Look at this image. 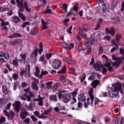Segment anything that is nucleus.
Returning <instances> with one entry per match:
<instances>
[{
  "mask_svg": "<svg viewBox=\"0 0 124 124\" xmlns=\"http://www.w3.org/2000/svg\"><path fill=\"white\" fill-rule=\"evenodd\" d=\"M111 90L112 93H109V97L111 98H114V97H117L119 94V92H120L121 93L123 94V89L122 88V84L121 83H118L116 84H112Z\"/></svg>",
  "mask_w": 124,
  "mask_h": 124,
  "instance_id": "obj_1",
  "label": "nucleus"
},
{
  "mask_svg": "<svg viewBox=\"0 0 124 124\" xmlns=\"http://www.w3.org/2000/svg\"><path fill=\"white\" fill-rule=\"evenodd\" d=\"M39 48H36L34 51H33L31 55V60H35L37 59V53L39 52V55H41L42 54V52H43V45L42 42L40 43L39 44Z\"/></svg>",
  "mask_w": 124,
  "mask_h": 124,
  "instance_id": "obj_2",
  "label": "nucleus"
},
{
  "mask_svg": "<svg viewBox=\"0 0 124 124\" xmlns=\"http://www.w3.org/2000/svg\"><path fill=\"white\" fill-rule=\"evenodd\" d=\"M23 0H16L17 3V7L18 8L24 7L27 12L31 13V9L29 7V1H24L23 3Z\"/></svg>",
  "mask_w": 124,
  "mask_h": 124,
  "instance_id": "obj_3",
  "label": "nucleus"
},
{
  "mask_svg": "<svg viewBox=\"0 0 124 124\" xmlns=\"http://www.w3.org/2000/svg\"><path fill=\"white\" fill-rule=\"evenodd\" d=\"M0 21H1V23L0 24V30L1 31H8V28L6 26H8L9 25V22L7 21L5 22L4 20L0 18Z\"/></svg>",
  "mask_w": 124,
  "mask_h": 124,
  "instance_id": "obj_4",
  "label": "nucleus"
},
{
  "mask_svg": "<svg viewBox=\"0 0 124 124\" xmlns=\"http://www.w3.org/2000/svg\"><path fill=\"white\" fill-rule=\"evenodd\" d=\"M19 10L18 12V16L22 21H26V16L25 15L23 14V13L24 12V10H25V7H22L20 8H18Z\"/></svg>",
  "mask_w": 124,
  "mask_h": 124,
  "instance_id": "obj_5",
  "label": "nucleus"
},
{
  "mask_svg": "<svg viewBox=\"0 0 124 124\" xmlns=\"http://www.w3.org/2000/svg\"><path fill=\"white\" fill-rule=\"evenodd\" d=\"M62 65V62L57 59L54 60V62H52V66L54 69H59Z\"/></svg>",
  "mask_w": 124,
  "mask_h": 124,
  "instance_id": "obj_6",
  "label": "nucleus"
},
{
  "mask_svg": "<svg viewBox=\"0 0 124 124\" xmlns=\"http://www.w3.org/2000/svg\"><path fill=\"white\" fill-rule=\"evenodd\" d=\"M72 97L70 94L65 93L62 95V100L64 103H67L71 100Z\"/></svg>",
  "mask_w": 124,
  "mask_h": 124,
  "instance_id": "obj_7",
  "label": "nucleus"
},
{
  "mask_svg": "<svg viewBox=\"0 0 124 124\" xmlns=\"http://www.w3.org/2000/svg\"><path fill=\"white\" fill-rule=\"evenodd\" d=\"M29 116V112L26 111V109L23 108L21 110V112H20V118L22 120H25Z\"/></svg>",
  "mask_w": 124,
  "mask_h": 124,
  "instance_id": "obj_8",
  "label": "nucleus"
},
{
  "mask_svg": "<svg viewBox=\"0 0 124 124\" xmlns=\"http://www.w3.org/2000/svg\"><path fill=\"white\" fill-rule=\"evenodd\" d=\"M3 112L9 120H12L14 118V116H15V112L13 111H11L9 113L7 110H4Z\"/></svg>",
  "mask_w": 124,
  "mask_h": 124,
  "instance_id": "obj_9",
  "label": "nucleus"
},
{
  "mask_svg": "<svg viewBox=\"0 0 124 124\" xmlns=\"http://www.w3.org/2000/svg\"><path fill=\"white\" fill-rule=\"evenodd\" d=\"M115 29L114 27H111L110 29L109 30L108 28H106V32L108 34H110L111 36H115Z\"/></svg>",
  "mask_w": 124,
  "mask_h": 124,
  "instance_id": "obj_10",
  "label": "nucleus"
},
{
  "mask_svg": "<svg viewBox=\"0 0 124 124\" xmlns=\"http://www.w3.org/2000/svg\"><path fill=\"white\" fill-rule=\"evenodd\" d=\"M84 31H88V30L84 27H83L82 29H80L77 37V39L79 41H81V36L83 35Z\"/></svg>",
  "mask_w": 124,
  "mask_h": 124,
  "instance_id": "obj_11",
  "label": "nucleus"
},
{
  "mask_svg": "<svg viewBox=\"0 0 124 124\" xmlns=\"http://www.w3.org/2000/svg\"><path fill=\"white\" fill-rule=\"evenodd\" d=\"M21 105V103L20 102H16L13 104L16 113H19L20 112V106Z\"/></svg>",
  "mask_w": 124,
  "mask_h": 124,
  "instance_id": "obj_12",
  "label": "nucleus"
},
{
  "mask_svg": "<svg viewBox=\"0 0 124 124\" xmlns=\"http://www.w3.org/2000/svg\"><path fill=\"white\" fill-rule=\"evenodd\" d=\"M34 114L35 116H36V117H37V118H39V119H47V116H43V114H42V113L41 115H40V112H39V111H36L34 112Z\"/></svg>",
  "mask_w": 124,
  "mask_h": 124,
  "instance_id": "obj_13",
  "label": "nucleus"
},
{
  "mask_svg": "<svg viewBox=\"0 0 124 124\" xmlns=\"http://www.w3.org/2000/svg\"><path fill=\"white\" fill-rule=\"evenodd\" d=\"M93 88H91L89 90V94L90 96V98L91 99V103H93V99H94V96L93 95Z\"/></svg>",
  "mask_w": 124,
  "mask_h": 124,
  "instance_id": "obj_14",
  "label": "nucleus"
},
{
  "mask_svg": "<svg viewBox=\"0 0 124 124\" xmlns=\"http://www.w3.org/2000/svg\"><path fill=\"white\" fill-rule=\"evenodd\" d=\"M94 68H95V70L97 71H101V69H102V67H103V65H100L98 63H95L93 65Z\"/></svg>",
  "mask_w": 124,
  "mask_h": 124,
  "instance_id": "obj_15",
  "label": "nucleus"
},
{
  "mask_svg": "<svg viewBox=\"0 0 124 124\" xmlns=\"http://www.w3.org/2000/svg\"><path fill=\"white\" fill-rule=\"evenodd\" d=\"M99 5H102V9L103 10V12H106V10H107V7L106 6V4H104L103 0H101L99 2Z\"/></svg>",
  "mask_w": 124,
  "mask_h": 124,
  "instance_id": "obj_16",
  "label": "nucleus"
},
{
  "mask_svg": "<svg viewBox=\"0 0 124 124\" xmlns=\"http://www.w3.org/2000/svg\"><path fill=\"white\" fill-rule=\"evenodd\" d=\"M98 85H100V81H99L98 80H95L93 81V83H91V86H93V89H95V88H96Z\"/></svg>",
  "mask_w": 124,
  "mask_h": 124,
  "instance_id": "obj_17",
  "label": "nucleus"
},
{
  "mask_svg": "<svg viewBox=\"0 0 124 124\" xmlns=\"http://www.w3.org/2000/svg\"><path fill=\"white\" fill-rule=\"evenodd\" d=\"M42 21V28L44 31L45 30H47L48 29V25H49V23L45 22L43 19H41Z\"/></svg>",
  "mask_w": 124,
  "mask_h": 124,
  "instance_id": "obj_18",
  "label": "nucleus"
},
{
  "mask_svg": "<svg viewBox=\"0 0 124 124\" xmlns=\"http://www.w3.org/2000/svg\"><path fill=\"white\" fill-rule=\"evenodd\" d=\"M17 37H22V34L19 33H14L12 35L9 36L8 38H16Z\"/></svg>",
  "mask_w": 124,
  "mask_h": 124,
  "instance_id": "obj_19",
  "label": "nucleus"
},
{
  "mask_svg": "<svg viewBox=\"0 0 124 124\" xmlns=\"http://www.w3.org/2000/svg\"><path fill=\"white\" fill-rule=\"evenodd\" d=\"M12 22L15 23V24H18V23H20V22H21V19H20L18 16H14L12 17Z\"/></svg>",
  "mask_w": 124,
  "mask_h": 124,
  "instance_id": "obj_20",
  "label": "nucleus"
},
{
  "mask_svg": "<svg viewBox=\"0 0 124 124\" xmlns=\"http://www.w3.org/2000/svg\"><path fill=\"white\" fill-rule=\"evenodd\" d=\"M50 100L53 101L54 102H57L58 101V96L57 95H51L49 98Z\"/></svg>",
  "mask_w": 124,
  "mask_h": 124,
  "instance_id": "obj_21",
  "label": "nucleus"
},
{
  "mask_svg": "<svg viewBox=\"0 0 124 124\" xmlns=\"http://www.w3.org/2000/svg\"><path fill=\"white\" fill-rule=\"evenodd\" d=\"M46 4V0H38V6H45Z\"/></svg>",
  "mask_w": 124,
  "mask_h": 124,
  "instance_id": "obj_22",
  "label": "nucleus"
},
{
  "mask_svg": "<svg viewBox=\"0 0 124 124\" xmlns=\"http://www.w3.org/2000/svg\"><path fill=\"white\" fill-rule=\"evenodd\" d=\"M78 99L80 101H82V102H84V101H86V96L83 93H80L78 95Z\"/></svg>",
  "mask_w": 124,
  "mask_h": 124,
  "instance_id": "obj_23",
  "label": "nucleus"
},
{
  "mask_svg": "<svg viewBox=\"0 0 124 124\" xmlns=\"http://www.w3.org/2000/svg\"><path fill=\"white\" fill-rule=\"evenodd\" d=\"M123 60H118L117 62H113L112 63L113 66H114V67H119L120 66V65L121 63H123Z\"/></svg>",
  "mask_w": 124,
  "mask_h": 124,
  "instance_id": "obj_24",
  "label": "nucleus"
},
{
  "mask_svg": "<svg viewBox=\"0 0 124 124\" xmlns=\"http://www.w3.org/2000/svg\"><path fill=\"white\" fill-rule=\"evenodd\" d=\"M67 62L68 64H74V63H75L76 62L73 58L70 57L69 59L67 60Z\"/></svg>",
  "mask_w": 124,
  "mask_h": 124,
  "instance_id": "obj_25",
  "label": "nucleus"
},
{
  "mask_svg": "<svg viewBox=\"0 0 124 124\" xmlns=\"http://www.w3.org/2000/svg\"><path fill=\"white\" fill-rule=\"evenodd\" d=\"M66 46H67V48L68 50H71V49H73L74 48V44L73 43H71L69 45L66 43H64Z\"/></svg>",
  "mask_w": 124,
  "mask_h": 124,
  "instance_id": "obj_26",
  "label": "nucleus"
},
{
  "mask_svg": "<svg viewBox=\"0 0 124 124\" xmlns=\"http://www.w3.org/2000/svg\"><path fill=\"white\" fill-rule=\"evenodd\" d=\"M10 45H12V46H14L15 45H18L19 44V39H16L15 41H11L10 42Z\"/></svg>",
  "mask_w": 124,
  "mask_h": 124,
  "instance_id": "obj_27",
  "label": "nucleus"
},
{
  "mask_svg": "<svg viewBox=\"0 0 124 124\" xmlns=\"http://www.w3.org/2000/svg\"><path fill=\"white\" fill-rule=\"evenodd\" d=\"M2 90L4 94H7L9 93V90L7 89V88L5 85L2 86Z\"/></svg>",
  "mask_w": 124,
  "mask_h": 124,
  "instance_id": "obj_28",
  "label": "nucleus"
},
{
  "mask_svg": "<svg viewBox=\"0 0 124 124\" xmlns=\"http://www.w3.org/2000/svg\"><path fill=\"white\" fill-rule=\"evenodd\" d=\"M122 34H117L115 36V39L117 43H119V41L122 39Z\"/></svg>",
  "mask_w": 124,
  "mask_h": 124,
  "instance_id": "obj_29",
  "label": "nucleus"
},
{
  "mask_svg": "<svg viewBox=\"0 0 124 124\" xmlns=\"http://www.w3.org/2000/svg\"><path fill=\"white\" fill-rule=\"evenodd\" d=\"M86 77H87V76L85 74H83L81 76L79 77V80H80L81 83H83V82L85 81Z\"/></svg>",
  "mask_w": 124,
  "mask_h": 124,
  "instance_id": "obj_30",
  "label": "nucleus"
},
{
  "mask_svg": "<svg viewBox=\"0 0 124 124\" xmlns=\"http://www.w3.org/2000/svg\"><path fill=\"white\" fill-rule=\"evenodd\" d=\"M106 67H108V71L111 72L113 70V68L112 66H111V63L109 62H107V64H106Z\"/></svg>",
  "mask_w": 124,
  "mask_h": 124,
  "instance_id": "obj_31",
  "label": "nucleus"
},
{
  "mask_svg": "<svg viewBox=\"0 0 124 124\" xmlns=\"http://www.w3.org/2000/svg\"><path fill=\"white\" fill-rule=\"evenodd\" d=\"M62 85V84H61V83L58 82V83H56L53 88H52V90H57V89H58V88H59V87H61V85Z\"/></svg>",
  "mask_w": 124,
  "mask_h": 124,
  "instance_id": "obj_32",
  "label": "nucleus"
},
{
  "mask_svg": "<svg viewBox=\"0 0 124 124\" xmlns=\"http://www.w3.org/2000/svg\"><path fill=\"white\" fill-rule=\"evenodd\" d=\"M59 79L61 81V82H62V83H65L66 81H68V79H66V78L65 77L62 76L59 78Z\"/></svg>",
  "mask_w": 124,
  "mask_h": 124,
  "instance_id": "obj_33",
  "label": "nucleus"
},
{
  "mask_svg": "<svg viewBox=\"0 0 124 124\" xmlns=\"http://www.w3.org/2000/svg\"><path fill=\"white\" fill-rule=\"evenodd\" d=\"M25 72H26L27 75H30V73H31V65H27V67H26Z\"/></svg>",
  "mask_w": 124,
  "mask_h": 124,
  "instance_id": "obj_34",
  "label": "nucleus"
},
{
  "mask_svg": "<svg viewBox=\"0 0 124 124\" xmlns=\"http://www.w3.org/2000/svg\"><path fill=\"white\" fill-rule=\"evenodd\" d=\"M66 72V67L64 66L62 67L61 70H59L57 73L58 74H62V73H65Z\"/></svg>",
  "mask_w": 124,
  "mask_h": 124,
  "instance_id": "obj_35",
  "label": "nucleus"
},
{
  "mask_svg": "<svg viewBox=\"0 0 124 124\" xmlns=\"http://www.w3.org/2000/svg\"><path fill=\"white\" fill-rule=\"evenodd\" d=\"M36 72L35 73V76L36 77H39V74L40 73V71L39 70V67L38 66L35 67Z\"/></svg>",
  "mask_w": 124,
  "mask_h": 124,
  "instance_id": "obj_36",
  "label": "nucleus"
},
{
  "mask_svg": "<svg viewBox=\"0 0 124 124\" xmlns=\"http://www.w3.org/2000/svg\"><path fill=\"white\" fill-rule=\"evenodd\" d=\"M60 7L63 9V10H67V4H66V3L60 4Z\"/></svg>",
  "mask_w": 124,
  "mask_h": 124,
  "instance_id": "obj_37",
  "label": "nucleus"
},
{
  "mask_svg": "<svg viewBox=\"0 0 124 124\" xmlns=\"http://www.w3.org/2000/svg\"><path fill=\"white\" fill-rule=\"evenodd\" d=\"M32 87L33 90H36V91H38V86L35 82H33L32 83Z\"/></svg>",
  "mask_w": 124,
  "mask_h": 124,
  "instance_id": "obj_38",
  "label": "nucleus"
},
{
  "mask_svg": "<svg viewBox=\"0 0 124 124\" xmlns=\"http://www.w3.org/2000/svg\"><path fill=\"white\" fill-rule=\"evenodd\" d=\"M19 62V60L18 59H17V57H16L15 58V60L12 61L13 64L14 65H16V66H18V62Z\"/></svg>",
  "mask_w": 124,
  "mask_h": 124,
  "instance_id": "obj_39",
  "label": "nucleus"
},
{
  "mask_svg": "<svg viewBox=\"0 0 124 124\" xmlns=\"http://www.w3.org/2000/svg\"><path fill=\"white\" fill-rule=\"evenodd\" d=\"M54 110L55 112H58L59 114H62V115H65L66 113L64 112H62L60 111V109L58 107L54 108Z\"/></svg>",
  "mask_w": 124,
  "mask_h": 124,
  "instance_id": "obj_40",
  "label": "nucleus"
},
{
  "mask_svg": "<svg viewBox=\"0 0 124 124\" xmlns=\"http://www.w3.org/2000/svg\"><path fill=\"white\" fill-rule=\"evenodd\" d=\"M12 78L14 80L16 81V80H18L19 78V75H18V74L14 73L12 76Z\"/></svg>",
  "mask_w": 124,
  "mask_h": 124,
  "instance_id": "obj_41",
  "label": "nucleus"
},
{
  "mask_svg": "<svg viewBox=\"0 0 124 124\" xmlns=\"http://www.w3.org/2000/svg\"><path fill=\"white\" fill-rule=\"evenodd\" d=\"M112 60L113 61H120V60H124V57H119L118 58H117V57H115V56L113 55L112 56Z\"/></svg>",
  "mask_w": 124,
  "mask_h": 124,
  "instance_id": "obj_42",
  "label": "nucleus"
},
{
  "mask_svg": "<svg viewBox=\"0 0 124 124\" xmlns=\"http://www.w3.org/2000/svg\"><path fill=\"white\" fill-rule=\"evenodd\" d=\"M95 40L93 38H91V39H88V41H87V43H90V45H93V43H94V41Z\"/></svg>",
  "mask_w": 124,
  "mask_h": 124,
  "instance_id": "obj_43",
  "label": "nucleus"
},
{
  "mask_svg": "<svg viewBox=\"0 0 124 124\" xmlns=\"http://www.w3.org/2000/svg\"><path fill=\"white\" fill-rule=\"evenodd\" d=\"M87 104L88 105H90V104H91V106H93V102L92 103V99L91 98H88L87 99Z\"/></svg>",
  "mask_w": 124,
  "mask_h": 124,
  "instance_id": "obj_44",
  "label": "nucleus"
},
{
  "mask_svg": "<svg viewBox=\"0 0 124 124\" xmlns=\"http://www.w3.org/2000/svg\"><path fill=\"white\" fill-rule=\"evenodd\" d=\"M20 57L22 59H20V61H26L27 57H26V54H20Z\"/></svg>",
  "mask_w": 124,
  "mask_h": 124,
  "instance_id": "obj_45",
  "label": "nucleus"
},
{
  "mask_svg": "<svg viewBox=\"0 0 124 124\" xmlns=\"http://www.w3.org/2000/svg\"><path fill=\"white\" fill-rule=\"evenodd\" d=\"M78 51H85V48L82 47V44L80 43L79 46L78 45Z\"/></svg>",
  "mask_w": 124,
  "mask_h": 124,
  "instance_id": "obj_46",
  "label": "nucleus"
},
{
  "mask_svg": "<svg viewBox=\"0 0 124 124\" xmlns=\"http://www.w3.org/2000/svg\"><path fill=\"white\" fill-rule=\"evenodd\" d=\"M101 71H102V73H103V74H105V73H107V69L104 67V66H103V67H102V69H101Z\"/></svg>",
  "mask_w": 124,
  "mask_h": 124,
  "instance_id": "obj_47",
  "label": "nucleus"
},
{
  "mask_svg": "<svg viewBox=\"0 0 124 124\" xmlns=\"http://www.w3.org/2000/svg\"><path fill=\"white\" fill-rule=\"evenodd\" d=\"M104 52V49H103V47L102 46H99V51H98V54L99 55H101L102 53Z\"/></svg>",
  "mask_w": 124,
  "mask_h": 124,
  "instance_id": "obj_48",
  "label": "nucleus"
},
{
  "mask_svg": "<svg viewBox=\"0 0 124 124\" xmlns=\"http://www.w3.org/2000/svg\"><path fill=\"white\" fill-rule=\"evenodd\" d=\"M27 96H28V94L25 93L20 96V98L22 100H27Z\"/></svg>",
  "mask_w": 124,
  "mask_h": 124,
  "instance_id": "obj_49",
  "label": "nucleus"
},
{
  "mask_svg": "<svg viewBox=\"0 0 124 124\" xmlns=\"http://www.w3.org/2000/svg\"><path fill=\"white\" fill-rule=\"evenodd\" d=\"M104 120H105V123H109V122H110V121H111V118H110V117L108 116H106L104 117Z\"/></svg>",
  "mask_w": 124,
  "mask_h": 124,
  "instance_id": "obj_50",
  "label": "nucleus"
},
{
  "mask_svg": "<svg viewBox=\"0 0 124 124\" xmlns=\"http://www.w3.org/2000/svg\"><path fill=\"white\" fill-rule=\"evenodd\" d=\"M47 74H48V72L47 71H45L44 72H42V75H41L40 76V77H39V78L40 79H41V78H42V77L43 76V75H47Z\"/></svg>",
  "mask_w": 124,
  "mask_h": 124,
  "instance_id": "obj_51",
  "label": "nucleus"
},
{
  "mask_svg": "<svg viewBox=\"0 0 124 124\" xmlns=\"http://www.w3.org/2000/svg\"><path fill=\"white\" fill-rule=\"evenodd\" d=\"M72 28H73V26L71 25L69 27V29L67 30V32H68V33H70V34H72V32L71 31H72Z\"/></svg>",
  "mask_w": 124,
  "mask_h": 124,
  "instance_id": "obj_52",
  "label": "nucleus"
},
{
  "mask_svg": "<svg viewBox=\"0 0 124 124\" xmlns=\"http://www.w3.org/2000/svg\"><path fill=\"white\" fill-rule=\"evenodd\" d=\"M31 122V119L30 118H26L24 120L23 123L25 124H29Z\"/></svg>",
  "mask_w": 124,
  "mask_h": 124,
  "instance_id": "obj_53",
  "label": "nucleus"
},
{
  "mask_svg": "<svg viewBox=\"0 0 124 124\" xmlns=\"http://www.w3.org/2000/svg\"><path fill=\"white\" fill-rule=\"evenodd\" d=\"M31 119L33 120V122H35V123H36V122L38 121V119H37V118H36V117H35V116L33 115L31 116Z\"/></svg>",
  "mask_w": 124,
  "mask_h": 124,
  "instance_id": "obj_54",
  "label": "nucleus"
},
{
  "mask_svg": "<svg viewBox=\"0 0 124 124\" xmlns=\"http://www.w3.org/2000/svg\"><path fill=\"white\" fill-rule=\"evenodd\" d=\"M28 25V26H30L31 24L29 22H25L22 24V28H26V26Z\"/></svg>",
  "mask_w": 124,
  "mask_h": 124,
  "instance_id": "obj_55",
  "label": "nucleus"
},
{
  "mask_svg": "<svg viewBox=\"0 0 124 124\" xmlns=\"http://www.w3.org/2000/svg\"><path fill=\"white\" fill-rule=\"evenodd\" d=\"M70 94H72L73 97H75L77 95V91L71 93Z\"/></svg>",
  "mask_w": 124,
  "mask_h": 124,
  "instance_id": "obj_56",
  "label": "nucleus"
},
{
  "mask_svg": "<svg viewBox=\"0 0 124 124\" xmlns=\"http://www.w3.org/2000/svg\"><path fill=\"white\" fill-rule=\"evenodd\" d=\"M95 79V76H90L89 78H88V80L89 81H91V80H94Z\"/></svg>",
  "mask_w": 124,
  "mask_h": 124,
  "instance_id": "obj_57",
  "label": "nucleus"
},
{
  "mask_svg": "<svg viewBox=\"0 0 124 124\" xmlns=\"http://www.w3.org/2000/svg\"><path fill=\"white\" fill-rule=\"evenodd\" d=\"M87 50V53H88V54H91V53H92V47L91 46H88Z\"/></svg>",
  "mask_w": 124,
  "mask_h": 124,
  "instance_id": "obj_58",
  "label": "nucleus"
},
{
  "mask_svg": "<svg viewBox=\"0 0 124 124\" xmlns=\"http://www.w3.org/2000/svg\"><path fill=\"white\" fill-rule=\"evenodd\" d=\"M101 24H100V23H97L96 25V27L95 28V31H98V30H99V29H100V25Z\"/></svg>",
  "mask_w": 124,
  "mask_h": 124,
  "instance_id": "obj_59",
  "label": "nucleus"
},
{
  "mask_svg": "<svg viewBox=\"0 0 124 124\" xmlns=\"http://www.w3.org/2000/svg\"><path fill=\"white\" fill-rule=\"evenodd\" d=\"M3 57L5 60H8L9 59V54L8 53H5Z\"/></svg>",
  "mask_w": 124,
  "mask_h": 124,
  "instance_id": "obj_60",
  "label": "nucleus"
},
{
  "mask_svg": "<svg viewBox=\"0 0 124 124\" xmlns=\"http://www.w3.org/2000/svg\"><path fill=\"white\" fill-rule=\"evenodd\" d=\"M77 102V100L75 97H73V101H71V104L73 105L74 103H76Z\"/></svg>",
  "mask_w": 124,
  "mask_h": 124,
  "instance_id": "obj_61",
  "label": "nucleus"
},
{
  "mask_svg": "<svg viewBox=\"0 0 124 124\" xmlns=\"http://www.w3.org/2000/svg\"><path fill=\"white\" fill-rule=\"evenodd\" d=\"M6 67L8 68L9 71H12V69L10 68V65H9V64L6 63Z\"/></svg>",
  "mask_w": 124,
  "mask_h": 124,
  "instance_id": "obj_62",
  "label": "nucleus"
},
{
  "mask_svg": "<svg viewBox=\"0 0 124 124\" xmlns=\"http://www.w3.org/2000/svg\"><path fill=\"white\" fill-rule=\"evenodd\" d=\"M0 122L1 124L5 122V118L2 117L0 119Z\"/></svg>",
  "mask_w": 124,
  "mask_h": 124,
  "instance_id": "obj_63",
  "label": "nucleus"
},
{
  "mask_svg": "<svg viewBox=\"0 0 124 124\" xmlns=\"http://www.w3.org/2000/svg\"><path fill=\"white\" fill-rule=\"evenodd\" d=\"M121 55H124V49L123 48H121L119 49Z\"/></svg>",
  "mask_w": 124,
  "mask_h": 124,
  "instance_id": "obj_64",
  "label": "nucleus"
}]
</instances>
